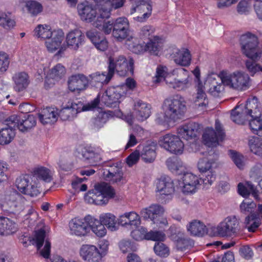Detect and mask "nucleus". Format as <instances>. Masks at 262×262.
Segmentation results:
<instances>
[{
    "instance_id": "obj_1",
    "label": "nucleus",
    "mask_w": 262,
    "mask_h": 262,
    "mask_svg": "<svg viewBox=\"0 0 262 262\" xmlns=\"http://www.w3.org/2000/svg\"><path fill=\"white\" fill-rule=\"evenodd\" d=\"M162 109L164 115L157 117L156 121L159 124L175 122L184 117L186 111V102L182 96L177 95L165 99Z\"/></svg>"
},
{
    "instance_id": "obj_2",
    "label": "nucleus",
    "mask_w": 262,
    "mask_h": 262,
    "mask_svg": "<svg viewBox=\"0 0 262 262\" xmlns=\"http://www.w3.org/2000/svg\"><path fill=\"white\" fill-rule=\"evenodd\" d=\"M71 233L77 236L85 235L91 229L98 236L102 237L106 233V230L98 221V219L88 215L83 220L74 219L69 223Z\"/></svg>"
},
{
    "instance_id": "obj_3",
    "label": "nucleus",
    "mask_w": 262,
    "mask_h": 262,
    "mask_svg": "<svg viewBox=\"0 0 262 262\" xmlns=\"http://www.w3.org/2000/svg\"><path fill=\"white\" fill-rule=\"evenodd\" d=\"M261 115L257 99L254 97L248 100L245 105L236 106L231 112V119L238 124H245L246 122L249 124L252 119L260 117Z\"/></svg>"
},
{
    "instance_id": "obj_4",
    "label": "nucleus",
    "mask_w": 262,
    "mask_h": 262,
    "mask_svg": "<svg viewBox=\"0 0 262 262\" xmlns=\"http://www.w3.org/2000/svg\"><path fill=\"white\" fill-rule=\"evenodd\" d=\"M115 190L105 182L95 184L94 188L90 190L84 196L85 201L90 204L97 205L106 204L108 201L115 197Z\"/></svg>"
},
{
    "instance_id": "obj_5",
    "label": "nucleus",
    "mask_w": 262,
    "mask_h": 262,
    "mask_svg": "<svg viewBox=\"0 0 262 262\" xmlns=\"http://www.w3.org/2000/svg\"><path fill=\"white\" fill-rule=\"evenodd\" d=\"M242 53L249 58L259 59L261 52L256 35L247 32L242 34L239 39Z\"/></svg>"
},
{
    "instance_id": "obj_6",
    "label": "nucleus",
    "mask_w": 262,
    "mask_h": 262,
    "mask_svg": "<svg viewBox=\"0 0 262 262\" xmlns=\"http://www.w3.org/2000/svg\"><path fill=\"white\" fill-rule=\"evenodd\" d=\"M98 98L95 99L90 103L85 105H83V104L79 101L78 103L69 102L67 106L58 113V117L59 116L63 121L71 120L81 111H90L96 108L98 105Z\"/></svg>"
},
{
    "instance_id": "obj_7",
    "label": "nucleus",
    "mask_w": 262,
    "mask_h": 262,
    "mask_svg": "<svg viewBox=\"0 0 262 262\" xmlns=\"http://www.w3.org/2000/svg\"><path fill=\"white\" fill-rule=\"evenodd\" d=\"M248 74L243 72H235L232 74L223 75L221 81L223 85L238 91H244L250 86Z\"/></svg>"
},
{
    "instance_id": "obj_8",
    "label": "nucleus",
    "mask_w": 262,
    "mask_h": 262,
    "mask_svg": "<svg viewBox=\"0 0 262 262\" xmlns=\"http://www.w3.org/2000/svg\"><path fill=\"white\" fill-rule=\"evenodd\" d=\"M126 95L125 86L117 85L108 88L100 97L98 95V103L101 101L105 105L110 107H116L120 102V99Z\"/></svg>"
},
{
    "instance_id": "obj_9",
    "label": "nucleus",
    "mask_w": 262,
    "mask_h": 262,
    "mask_svg": "<svg viewBox=\"0 0 262 262\" xmlns=\"http://www.w3.org/2000/svg\"><path fill=\"white\" fill-rule=\"evenodd\" d=\"M108 60V70H112L113 76L115 71L121 76L126 75L128 72L133 74L134 60L132 58L127 60L124 56L120 55L116 58L110 57Z\"/></svg>"
},
{
    "instance_id": "obj_10",
    "label": "nucleus",
    "mask_w": 262,
    "mask_h": 262,
    "mask_svg": "<svg viewBox=\"0 0 262 262\" xmlns=\"http://www.w3.org/2000/svg\"><path fill=\"white\" fill-rule=\"evenodd\" d=\"M239 222L235 216H228L221 222L213 230L221 237L236 236L239 232Z\"/></svg>"
},
{
    "instance_id": "obj_11",
    "label": "nucleus",
    "mask_w": 262,
    "mask_h": 262,
    "mask_svg": "<svg viewBox=\"0 0 262 262\" xmlns=\"http://www.w3.org/2000/svg\"><path fill=\"white\" fill-rule=\"evenodd\" d=\"M6 125L18 128L21 132H27L36 125V119L32 115L27 117L12 115L6 120Z\"/></svg>"
},
{
    "instance_id": "obj_12",
    "label": "nucleus",
    "mask_w": 262,
    "mask_h": 262,
    "mask_svg": "<svg viewBox=\"0 0 262 262\" xmlns=\"http://www.w3.org/2000/svg\"><path fill=\"white\" fill-rule=\"evenodd\" d=\"M181 137L168 134L161 137L159 145L166 150L176 155L182 154L184 144L180 139Z\"/></svg>"
},
{
    "instance_id": "obj_13",
    "label": "nucleus",
    "mask_w": 262,
    "mask_h": 262,
    "mask_svg": "<svg viewBox=\"0 0 262 262\" xmlns=\"http://www.w3.org/2000/svg\"><path fill=\"white\" fill-rule=\"evenodd\" d=\"M110 8H100L97 19L93 23L94 27L105 34H110L111 32L113 33L114 21H112L107 19L110 17Z\"/></svg>"
},
{
    "instance_id": "obj_14",
    "label": "nucleus",
    "mask_w": 262,
    "mask_h": 262,
    "mask_svg": "<svg viewBox=\"0 0 262 262\" xmlns=\"http://www.w3.org/2000/svg\"><path fill=\"white\" fill-rule=\"evenodd\" d=\"M32 176L22 175L17 178L15 185L18 190L22 193L31 196H37L40 192L35 184H32Z\"/></svg>"
},
{
    "instance_id": "obj_15",
    "label": "nucleus",
    "mask_w": 262,
    "mask_h": 262,
    "mask_svg": "<svg viewBox=\"0 0 262 262\" xmlns=\"http://www.w3.org/2000/svg\"><path fill=\"white\" fill-rule=\"evenodd\" d=\"M215 130L212 128L206 129L203 135V140L205 145L209 147H216L219 142L222 141L225 137V133L220 124L216 121Z\"/></svg>"
},
{
    "instance_id": "obj_16",
    "label": "nucleus",
    "mask_w": 262,
    "mask_h": 262,
    "mask_svg": "<svg viewBox=\"0 0 262 262\" xmlns=\"http://www.w3.org/2000/svg\"><path fill=\"white\" fill-rule=\"evenodd\" d=\"M106 244L100 252L97 248L93 245H83L80 249V255L82 258L86 262H101L102 253L107 250Z\"/></svg>"
},
{
    "instance_id": "obj_17",
    "label": "nucleus",
    "mask_w": 262,
    "mask_h": 262,
    "mask_svg": "<svg viewBox=\"0 0 262 262\" xmlns=\"http://www.w3.org/2000/svg\"><path fill=\"white\" fill-rule=\"evenodd\" d=\"M179 181V186L183 193L188 194L196 192L200 185V181L195 175L187 171L184 172Z\"/></svg>"
},
{
    "instance_id": "obj_18",
    "label": "nucleus",
    "mask_w": 262,
    "mask_h": 262,
    "mask_svg": "<svg viewBox=\"0 0 262 262\" xmlns=\"http://www.w3.org/2000/svg\"><path fill=\"white\" fill-rule=\"evenodd\" d=\"M152 11V2L151 0H140L136 6L130 9V14L135 12L139 13L134 19L139 22H144L149 18Z\"/></svg>"
},
{
    "instance_id": "obj_19",
    "label": "nucleus",
    "mask_w": 262,
    "mask_h": 262,
    "mask_svg": "<svg viewBox=\"0 0 262 262\" xmlns=\"http://www.w3.org/2000/svg\"><path fill=\"white\" fill-rule=\"evenodd\" d=\"M129 25L125 17H119L114 22L113 36L118 41H122L129 35Z\"/></svg>"
},
{
    "instance_id": "obj_20",
    "label": "nucleus",
    "mask_w": 262,
    "mask_h": 262,
    "mask_svg": "<svg viewBox=\"0 0 262 262\" xmlns=\"http://www.w3.org/2000/svg\"><path fill=\"white\" fill-rule=\"evenodd\" d=\"M77 156L91 165H96L101 160L100 156L89 147L80 146L77 149Z\"/></svg>"
},
{
    "instance_id": "obj_21",
    "label": "nucleus",
    "mask_w": 262,
    "mask_h": 262,
    "mask_svg": "<svg viewBox=\"0 0 262 262\" xmlns=\"http://www.w3.org/2000/svg\"><path fill=\"white\" fill-rule=\"evenodd\" d=\"M161 48L162 43L161 39L158 37H155L146 43L144 48L140 44L134 47V52L136 53H139L143 51H148L151 54L158 55Z\"/></svg>"
},
{
    "instance_id": "obj_22",
    "label": "nucleus",
    "mask_w": 262,
    "mask_h": 262,
    "mask_svg": "<svg viewBox=\"0 0 262 262\" xmlns=\"http://www.w3.org/2000/svg\"><path fill=\"white\" fill-rule=\"evenodd\" d=\"M156 191L161 195H169L174 191L172 180L168 177L162 176L155 182Z\"/></svg>"
},
{
    "instance_id": "obj_23",
    "label": "nucleus",
    "mask_w": 262,
    "mask_h": 262,
    "mask_svg": "<svg viewBox=\"0 0 262 262\" xmlns=\"http://www.w3.org/2000/svg\"><path fill=\"white\" fill-rule=\"evenodd\" d=\"M200 129V125L196 122H189L178 129V134L181 138L189 140L195 138Z\"/></svg>"
},
{
    "instance_id": "obj_24",
    "label": "nucleus",
    "mask_w": 262,
    "mask_h": 262,
    "mask_svg": "<svg viewBox=\"0 0 262 262\" xmlns=\"http://www.w3.org/2000/svg\"><path fill=\"white\" fill-rule=\"evenodd\" d=\"M85 36L78 29L70 32L67 35L66 41L69 47L77 50L84 42Z\"/></svg>"
},
{
    "instance_id": "obj_25",
    "label": "nucleus",
    "mask_w": 262,
    "mask_h": 262,
    "mask_svg": "<svg viewBox=\"0 0 262 262\" xmlns=\"http://www.w3.org/2000/svg\"><path fill=\"white\" fill-rule=\"evenodd\" d=\"M150 105L144 103L141 100H138L134 103V111L133 112L135 118L139 121H143L150 115Z\"/></svg>"
},
{
    "instance_id": "obj_26",
    "label": "nucleus",
    "mask_w": 262,
    "mask_h": 262,
    "mask_svg": "<svg viewBox=\"0 0 262 262\" xmlns=\"http://www.w3.org/2000/svg\"><path fill=\"white\" fill-rule=\"evenodd\" d=\"M88 82V78L83 74L73 75L68 80L69 89L72 92H79L85 89Z\"/></svg>"
},
{
    "instance_id": "obj_27",
    "label": "nucleus",
    "mask_w": 262,
    "mask_h": 262,
    "mask_svg": "<svg viewBox=\"0 0 262 262\" xmlns=\"http://www.w3.org/2000/svg\"><path fill=\"white\" fill-rule=\"evenodd\" d=\"M77 11L81 19L91 23L94 21L97 16V12L92 6L80 3L77 5Z\"/></svg>"
},
{
    "instance_id": "obj_28",
    "label": "nucleus",
    "mask_w": 262,
    "mask_h": 262,
    "mask_svg": "<svg viewBox=\"0 0 262 262\" xmlns=\"http://www.w3.org/2000/svg\"><path fill=\"white\" fill-rule=\"evenodd\" d=\"M164 209L160 205L153 204L148 208H144L141 211L142 217L145 219H150L154 223H157L158 217L163 214Z\"/></svg>"
},
{
    "instance_id": "obj_29",
    "label": "nucleus",
    "mask_w": 262,
    "mask_h": 262,
    "mask_svg": "<svg viewBox=\"0 0 262 262\" xmlns=\"http://www.w3.org/2000/svg\"><path fill=\"white\" fill-rule=\"evenodd\" d=\"M222 76H209L207 78L205 84H209V93L213 97H217L224 90L223 83L221 82Z\"/></svg>"
},
{
    "instance_id": "obj_30",
    "label": "nucleus",
    "mask_w": 262,
    "mask_h": 262,
    "mask_svg": "<svg viewBox=\"0 0 262 262\" xmlns=\"http://www.w3.org/2000/svg\"><path fill=\"white\" fill-rule=\"evenodd\" d=\"M118 223L122 226H130L137 228L141 223L139 215L134 211L126 212L119 216Z\"/></svg>"
},
{
    "instance_id": "obj_31",
    "label": "nucleus",
    "mask_w": 262,
    "mask_h": 262,
    "mask_svg": "<svg viewBox=\"0 0 262 262\" xmlns=\"http://www.w3.org/2000/svg\"><path fill=\"white\" fill-rule=\"evenodd\" d=\"M89 81L92 85L99 84L101 87L104 84H107L113 77L112 70L110 72H96L89 76Z\"/></svg>"
},
{
    "instance_id": "obj_32",
    "label": "nucleus",
    "mask_w": 262,
    "mask_h": 262,
    "mask_svg": "<svg viewBox=\"0 0 262 262\" xmlns=\"http://www.w3.org/2000/svg\"><path fill=\"white\" fill-rule=\"evenodd\" d=\"M86 35L97 50L104 51L107 49L108 42L103 35H99L94 30L87 31Z\"/></svg>"
},
{
    "instance_id": "obj_33",
    "label": "nucleus",
    "mask_w": 262,
    "mask_h": 262,
    "mask_svg": "<svg viewBox=\"0 0 262 262\" xmlns=\"http://www.w3.org/2000/svg\"><path fill=\"white\" fill-rule=\"evenodd\" d=\"M166 165L169 170L177 175H182L187 171L183 162L177 157H172L167 159L166 161Z\"/></svg>"
},
{
    "instance_id": "obj_34",
    "label": "nucleus",
    "mask_w": 262,
    "mask_h": 262,
    "mask_svg": "<svg viewBox=\"0 0 262 262\" xmlns=\"http://www.w3.org/2000/svg\"><path fill=\"white\" fill-rule=\"evenodd\" d=\"M38 117L39 120L43 124L53 123L58 118L57 110L54 107H47L41 110Z\"/></svg>"
},
{
    "instance_id": "obj_35",
    "label": "nucleus",
    "mask_w": 262,
    "mask_h": 262,
    "mask_svg": "<svg viewBox=\"0 0 262 262\" xmlns=\"http://www.w3.org/2000/svg\"><path fill=\"white\" fill-rule=\"evenodd\" d=\"M64 39V33L61 30L54 31L53 36L45 42L49 51L53 52L57 50L61 46Z\"/></svg>"
},
{
    "instance_id": "obj_36",
    "label": "nucleus",
    "mask_w": 262,
    "mask_h": 262,
    "mask_svg": "<svg viewBox=\"0 0 262 262\" xmlns=\"http://www.w3.org/2000/svg\"><path fill=\"white\" fill-rule=\"evenodd\" d=\"M13 80L14 82V89L17 92L25 90L30 82L29 76L25 72L15 73L13 76Z\"/></svg>"
},
{
    "instance_id": "obj_37",
    "label": "nucleus",
    "mask_w": 262,
    "mask_h": 262,
    "mask_svg": "<svg viewBox=\"0 0 262 262\" xmlns=\"http://www.w3.org/2000/svg\"><path fill=\"white\" fill-rule=\"evenodd\" d=\"M17 224L8 217H0V235H8L16 232Z\"/></svg>"
},
{
    "instance_id": "obj_38",
    "label": "nucleus",
    "mask_w": 262,
    "mask_h": 262,
    "mask_svg": "<svg viewBox=\"0 0 262 262\" xmlns=\"http://www.w3.org/2000/svg\"><path fill=\"white\" fill-rule=\"evenodd\" d=\"M18 204L16 195L10 194L5 196L4 200L0 203V208L4 211L12 213L16 210Z\"/></svg>"
},
{
    "instance_id": "obj_39",
    "label": "nucleus",
    "mask_w": 262,
    "mask_h": 262,
    "mask_svg": "<svg viewBox=\"0 0 262 262\" xmlns=\"http://www.w3.org/2000/svg\"><path fill=\"white\" fill-rule=\"evenodd\" d=\"M187 228L190 233L194 236H203L207 233V228L200 221L194 220L191 222Z\"/></svg>"
},
{
    "instance_id": "obj_40",
    "label": "nucleus",
    "mask_w": 262,
    "mask_h": 262,
    "mask_svg": "<svg viewBox=\"0 0 262 262\" xmlns=\"http://www.w3.org/2000/svg\"><path fill=\"white\" fill-rule=\"evenodd\" d=\"M175 63L183 67H188L191 60V54L188 49L178 50L173 56Z\"/></svg>"
},
{
    "instance_id": "obj_41",
    "label": "nucleus",
    "mask_w": 262,
    "mask_h": 262,
    "mask_svg": "<svg viewBox=\"0 0 262 262\" xmlns=\"http://www.w3.org/2000/svg\"><path fill=\"white\" fill-rule=\"evenodd\" d=\"M178 73L180 76H183V78L176 79L172 87L179 90H184L190 85L188 79V72L186 70L181 68L178 70Z\"/></svg>"
},
{
    "instance_id": "obj_42",
    "label": "nucleus",
    "mask_w": 262,
    "mask_h": 262,
    "mask_svg": "<svg viewBox=\"0 0 262 262\" xmlns=\"http://www.w3.org/2000/svg\"><path fill=\"white\" fill-rule=\"evenodd\" d=\"M115 116H116L115 113L112 111L100 112L96 117L92 119V124L95 128L99 129L104 125L110 118Z\"/></svg>"
},
{
    "instance_id": "obj_43",
    "label": "nucleus",
    "mask_w": 262,
    "mask_h": 262,
    "mask_svg": "<svg viewBox=\"0 0 262 262\" xmlns=\"http://www.w3.org/2000/svg\"><path fill=\"white\" fill-rule=\"evenodd\" d=\"M211 154L208 157L203 158L200 160L198 163V167L200 171L202 173L212 170V165L218 158V155L213 152V158H211Z\"/></svg>"
},
{
    "instance_id": "obj_44",
    "label": "nucleus",
    "mask_w": 262,
    "mask_h": 262,
    "mask_svg": "<svg viewBox=\"0 0 262 262\" xmlns=\"http://www.w3.org/2000/svg\"><path fill=\"white\" fill-rule=\"evenodd\" d=\"M98 221L100 223L103 227L105 229V226L107 229L111 231H114L117 230L116 226V221L115 216L110 213H103L100 215L99 220Z\"/></svg>"
},
{
    "instance_id": "obj_45",
    "label": "nucleus",
    "mask_w": 262,
    "mask_h": 262,
    "mask_svg": "<svg viewBox=\"0 0 262 262\" xmlns=\"http://www.w3.org/2000/svg\"><path fill=\"white\" fill-rule=\"evenodd\" d=\"M261 222V219L258 214L254 213L246 217L245 224L249 232H254L260 225Z\"/></svg>"
},
{
    "instance_id": "obj_46",
    "label": "nucleus",
    "mask_w": 262,
    "mask_h": 262,
    "mask_svg": "<svg viewBox=\"0 0 262 262\" xmlns=\"http://www.w3.org/2000/svg\"><path fill=\"white\" fill-rule=\"evenodd\" d=\"M15 128L9 126L0 130V144H9L15 136Z\"/></svg>"
},
{
    "instance_id": "obj_47",
    "label": "nucleus",
    "mask_w": 262,
    "mask_h": 262,
    "mask_svg": "<svg viewBox=\"0 0 262 262\" xmlns=\"http://www.w3.org/2000/svg\"><path fill=\"white\" fill-rule=\"evenodd\" d=\"M54 31L48 25H38L34 30V36L41 39H48L53 36Z\"/></svg>"
},
{
    "instance_id": "obj_48",
    "label": "nucleus",
    "mask_w": 262,
    "mask_h": 262,
    "mask_svg": "<svg viewBox=\"0 0 262 262\" xmlns=\"http://www.w3.org/2000/svg\"><path fill=\"white\" fill-rule=\"evenodd\" d=\"M196 96L195 97V106L206 107L208 104L206 99V95L204 92V86L203 83L196 84Z\"/></svg>"
},
{
    "instance_id": "obj_49",
    "label": "nucleus",
    "mask_w": 262,
    "mask_h": 262,
    "mask_svg": "<svg viewBox=\"0 0 262 262\" xmlns=\"http://www.w3.org/2000/svg\"><path fill=\"white\" fill-rule=\"evenodd\" d=\"M141 156L144 162H152L156 157L155 146L151 145L145 146L141 151Z\"/></svg>"
},
{
    "instance_id": "obj_50",
    "label": "nucleus",
    "mask_w": 262,
    "mask_h": 262,
    "mask_svg": "<svg viewBox=\"0 0 262 262\" xmlns=\"http://www.w3.org/2000/svg\"><path fill=\"white\" fill-rule=\"evenodd\" d=\"M258 59L250 58L245 62L246 68L251 76H253L259 72H262V66L256 62Z\"/></svg>"
},
{
    "instance_id": "obj_51",
    "label": "nucleus",
    "mask_w": 262,
    "mask_h": 262,
    "mask_svg": "<svg viewBox=\"0 0 262 262\" xmlns=\"http://www.w3.org/2000/svg\"><path fill=\"white\" fill-rule=\"evenodd\" d=\"M249 144L251 152L262 157V139L253 138L249 141Z\"/></svg>"
},
{
    "instance_id": "obj_52",
    "label": "nucleus",
    "mask_w": 262,
    "mask_h": 262,
    "mask_svg": "<svg viewBox=\"0 0 262 262\" xmlns=\"http://www.w3.org/2000/svg\"><path fill=\"white\" fill-rule=\"evenodd\" d=\"M229 152L230 158L235 165L240 169H243L246 161V158L244 156L233 150H229Z\"/></svg>"
},
{
    "instance_id": "obj_53",
    "label": "nucleus",
    "mask_w": 262,
    "mask_h": 262,
    "mask_svg": "<svg viewBox=\"0 0 262 262\" xmlns=\"http://www.w3.org/2000/svg\"><path fill=\"white\" fill-rule=\"evenodd\" d=\"M256 207V204L253 201L249 200L243 201L239 206L241 213L245 215L256 213L254 211Z\"/></svg>"
},
{
    "instance_id": "obj_54",
    "label": "nucleus",
    "mask_w": 262,
    "mask_h": 262,
    "mask_svg": "<svg viewBox=\"0 0 262 262\" xmlns=\"http://www.w3.org/2000/svg\"><path fill=\"white\" fill-rule=\"evenodd\" d=\"M0 26L6 30H10L15 26V21L10 15L0 13Z\"/></svg>"
},
{
    "instance_id": "obj_55",
    "label": "nucleus",
    "mask_w": 262,
    "mask_h": 262,
    "mask_svg": "<svg viewBox=\"0 0 262 262\" xmlns=\"http://www.w3.org/2000/svg\"><path fill=\"white\" fill-rule=\"evenodd\" d=\"M34 174L39 179L46 182H49L52 180L50 170L44 167H40L35 168L34 170Z\"/></svg>"
},
{
    "instance_id": "obj_56",
    "label": "nucleus",
    "mask_w": 262,
    "mask_h": 262,
    "mask_svg": "<svg viewBox=\"0 0 262 262\" xmlns=\"http://www.w3.org/2000/svg\"><path fill=\"white\" fill-rule=\"evenodd\" d=\"M66 72L65 68L62 64L58 63L51 69L50 76L51 78L57 80L62 78Z\"/></svg>"
},
{
    "instance_id": "obj_57",
    "label": "nucleus",
    "mask_w": 262,
    "mask_h": 262,
    "mask_svg": "<svg viewBox=\"0 0 262 262\" xmlns=\"http://www.w3.org/2000/svg\"><path fill=\"white\" fill-rule=\"evenodd\" d=\"M260 117L252 119L249 126L252 132L259 137H262V119Z\"/></svg>"
},
{
    "instance_id": "obj_58",
    "label": "nucleus",
    "mask_w": 262,
    "mask_h": 262,
    "mask_svg": "<svg viewBox=\"0 0 262 262\" xmlns=\"http://www.w3.org/2000/svg\"><path fill=\"white\" fill-rule=\"evenodd\" d=\"M155 253L161 257H166L169 254L168 247L161 242H156L154 247Z\"/></svg>"
},
{
    "instance_id": "obj_59",
    "label": "nucleus",
    "mask_w": 262,
    "mask_h": 262,
    "mask_svg": "<svg viewBox=\"0 0 262 262\" xmlns=\"http://www.w3.org/2000/svg\"><path fill=\"white\" fill-rule=\"evenodd\" d=\"M193 241L188 238L178 239L176 242V248L178 250L184 251L193 246Z\"/></svg>"
},
{
    "instance_id": "obj_60",
    "label": "nucleus",
    "mask_w": 262,
    "mask_h": 262,
    "mask_svg": "<svg viewBox=\"0 0 262 262\" xmlns=\"http://www.w3.org/2000/svg\"><path fill=\"white\" fill-rule=\"evenodd\" d=\"M166 238L165 234L161 231H150L146 233L145 239L159 242L163 241Z\"/></svg>"
},
{
    "instance_id": "obj_61",
    "label": "nucleus",
    "mask_w": 262,
    "mask_h": 262,
    "mask_svg": "<svg viewBox=\"0 0 262 262\" xmlns=\"http://www.w3.org/2000/svg\"><path fill=\"white\" fill-rule=\"evenodd\" d=\"M216 180V174L212 170L202 173L201 180L205 185H211Z\"/></svg>"
},
{
    "instance_id": "obj_62",
    "label": "nucleus",
    "mask_w": 262,
    "mask_h": 262,
    "mask_svg": "<svg viewBox=\"0 0 262 262\" xmlns=\"http://www.w3.org/2000/svg\"><path fill=\"white\" fill-rule=\"evenodd\" d=\"M28 11L33 15H37L42 10L41 5L36 1L28 2L26 4Z\"/></svg>"
},
{
    "instance_id": "obj_63",
    "label": "nucleus",
    "mask_w": 262,
    "mask_h": 262,
    "mask_svg": "<svg viewBox=\"0 0 262 262\" xmlns=\"http://www.w3.org/2000/svg\"><path fill=\"white\" fill-rule=\"evenodd\" d=\"M46 236V232L44 229H40L36 231L33 239L35 241L38 250L40 249L43 245Z\"/></svg>"
},
{
    "instance_id": "obj_64",
    "label": "nucleus",
    "mask_w": 262,
    "mask_h": 262,
    "mask_svg": "<svg viewBox=\"0 0 262 262\" xmlns=\"http://www.w3.org/2000/svg\"><path fill=\"white\" fill-rule=\"evenodd\" d=\"M251 178L258 180L262 178V165L260 163L256 164L251 169L250 172Z\"/></svg>"
}]
</instances>
